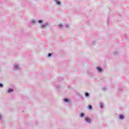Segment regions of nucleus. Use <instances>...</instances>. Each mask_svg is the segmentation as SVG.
<instances>
[{"instance_id": "1", "label": "nucleus", "mask_w": 129, "mask_h": 129, "mask_svg": "<svg viewBox=\"0 0 129 129\" xmlns=\"http://www.w3.org/2000/svg\"><path fill=\"white\" fill-rule=\"evenodd\" d=\"M85 120L86 121H87V122H89V123H90L91 121V119H90V118H85Z\"/></svg>"}, {"instance_id": "2", "label": "nucleus", "mask_w": 129, "mask_h": 129, "mask_svg": "<svg viewBox=\"0 0 129 129\" xmlns=\"http://www.w3.org/2000/svg\"><path fill=\"white\" fill-rule=\"evenodd\" d=\"M97 70L98 71H99V72H102V69L100 67H97Z\"/></svg>"}, {"instance_id": "3", "label": "nucleus", "mask_w": 129, "mask_h": 129, "mask_svg": "<svg viewBox=\"0 0 129 129\" xmlns=\"http://www.w3.org/2000/svg\"><path fill=\"white\" fill-rule=\"evenodd\" d=\"M57 5H58V6H60L61 5V3H60L59 1H58V0H55Z\"/></svg>"}, {"instance_id": "4", "label": "nucleus", "mask_w": 129, "mask_h": 129, "mask_svg": "<svg viewBox=\"0 0 129 129\" xmlns=\"http://www.w3.org/2000/svg\"><path fill=\"white\" fill-rule=\"evenodd\" d=\"M123 118H124V116H123V115H120L119 116V119H123Z\"/></svg>"}, {"instance_id": "5", "label": "nucleus", "mask_w": 129, "mask_h": 129, "mask_svg": "<svg viewBox=\"0 0 129 129\" xmlns=\"http://www.w3.org/2000/svg\"><path fill=\"white\" fill-rule=\"evenodd\" d=\"M13 91H14V90H13V89H9V90H8V93H10L11 92H13Z\"/></svg>"}, {"instance_id": "6", "label": "nucleus", "mask_w": 129, "mask_h": 129, "mask_svg": "<svg viewBox=\"0 0 129 129\" xmlns=\"http://www.w3.org/2000/svg\"><path fill=\"white\" fill-rule=\"evenodd\" d=\"M88 109H92V105H89L88 106Z\"/></svg>"}, {"instance_id": "7", "label": "nucleus", "mask_w": 129, "mask_h": 129, "mask_svg": "<svg viewBox=\"0 0 129 129\" xmlns=\"http://www.w3.org/2000/svg\"><path fill=\"white\" fill-rule=\"evenodd\" d=\"M64 102H67L69 101V100H68V99H64Z\"/></svg>"}, {"instance_id": "8", "label": "nucleus", "mask_w": 129, "mask_h": 129, "mask_svg": "<svg viewBox=\"0 0 129 129\" xmlns=\"http://www.w3.org/2000/svg\"><path fill=\"white\" fill-rule=\"evenodd\" d=\"M85 95L86 96H89V94H88V93H86Z\"/></svg>"}, {"instance_id": "9", "label": "nucleus", "mask_w": 129, "mask_h": 129, "mask_svg": "<svg viewBox=\"0 0 129 129\" xmlns=\"http://www.w3.org/2000/svg\"><path fill=\"white\" fill-rule=\"evenodd\" d=\"M15 67L16 69H19V67L18 66H15Z\"/></svg>"}, {"instance_id": "10", "label": "nucleus", "mask_w": 129, "mask_h": 129, "mask_svg": "<svg viewBox=\"0 0 129 129\" xmlns=\"http://www.w3.org/2000/svg\"><path fill=\"white\" fill-rule=\"evenodd\" d=\"M81 117H83V116H84V114L82 113V114H81Z\"/></svg>"}, {"instance_id": "11", "label": "nucleus", "mask_w": 129, "mask_h": 129, "mask_svg": "<svg viewBox=\"0 0 129 129\" xmlns=\"http://www.w3.org/2000/svg\"><path fill=\"white\" fill-rule=\"evenodd\" d=\"M42 22H43V21H42V20H39L38 21V23H39L40 24H41V23H42Z\"/></svg>"}, {"instance_id": "12", "label": "nucleus", "mask_w": 129, "mask_h": 129, "mask_svg": "<svg viewBox=\"0 0 129 129\" xmlns=\"http://www.w3.org/2000/svg\"><path fill=\"white\" fill-rule=\"evenodd\" d=\"M51 55H52V54L49 53L48 54V57H51Z\"/></svg>"}, {"instance_id": "13", "label": "nucleus", "mask_w": 129, "mask_h": 129, "mask_svg": "<svg viewBox=\"0 0 129 129\" xmlns=\"http://www.w3.org/2000/svg\"><path fill=\"white\" fill-rule=\"evenodd\" d=\"M3 85L2 84H0V87H3Z\"/></svg>"}, {"instance_id": "14", "label": "nucleus", "mask_w": 129, "mask_h": 129, "mask_svg": "<svg viewBox=\"0 0 129 129\" xmlns=\"http://www.w3.org/2000/svg\"><path fill=\"white\" fill-rule=\"evenodd\" d=\"M59 26L60 27H63V25H62V24H59Z\"/></svg>"}, {"instance_id": "15", "label": "nucleus", "mask_w": 129, "mask_h": 129, "mask_svg": "<svg viewBox=\"0 0 129 129\" xmlns=\"http://www.w3.org/2000/svg\"><path fill=\"white\" fill-rule=\"evenodd\" d=\"M0 118H2V115H0Z\"/></svg>"}, {"instance_id": "16", "label": "nucleus", "mask_w": 129, "mask_h": 129, "mask_svg": "<svg viewBox=\"0 0 129 129\" xmlns=\"http://www.w3.org/2000/svg\"><path fill=\"white\" fill-rule=\"evenodd\" d=\"M44 26H45V25H43V27H44Z\"/></svg>"}, {"instance_id": "17", "label": "nucleus", "mask_w": 129, "mask_h": 129, "mask_svg": "<svg viewBox=\"0 0 129 129\" xmlns=\"http://www.w3.org/2000/svg\"><path fill=\"white\" fill-rule=\"evenodd\" d=\"M42 29H44V27H43Z\"/></svg>"}]
</instances>
